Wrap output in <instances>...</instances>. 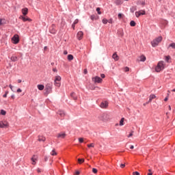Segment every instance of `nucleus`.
I'll list each match as a JSON object with an SVG mask.
<instances>
[{"mask_svg":"<svg viewBox=\"0 0 175 175\" xmlns=\"http://www.w3.org/2000/svg\"><path fill=\"white\" fill-rule=\"evenodd\" d=\"M148 172H149V173H148V175H152V170H148Z\"/></svg>","mask_w":175,"mask_h":175,"instance_id":"44","label":"nucleus"},{"mask_svg":"<svg viewBox=\"0 0 175 175\" xmlns=\"http://www.w3.org/2000/svg\"><path fill=\"white\" fill-rule=\"evenodd\" d=\"M16 92H23V90L20 88H18L17 90H16Z\"/></svg>","mask_w":175,"mask_h":175,"instance_id":"52","label":"nucleus"},{"mask_svg":"<svg viewBox=\"0 0 175 175\" xmlns=\"http://www.w3.org/2000/svg\"><path fill=\"white\" fill-rule=\"evenodd\" d=\"M77 36L79 40H81V39H83V36H84V33L83 31H79L77 34Z\"/></svg>","mask_w":175,"mask_h":175,"instance_id":"13","label":"nucleus"},{"mask_svg":"<svg viewBox=\"0 0 175 175\" xmlns=\"http://www.w3.org/2000/svg\"><path fill=\"white\" fill-rule=\"evenodd\" d=\"M51 85L50 84H47L45 86V91H46L47 94H50V92H51Z\"/></svg>","mask_w":175,"mask_h":175,"instance_id":"12","label":"nucleus"},{"mask_svg":"<svg viewBox=\"0 0 175 175\" xmlns=\"http://www.w3.org/2000/svg\"><path fill=\"white\" fill-rule=\"evenodd\" d=\"M79 143H83L84 142V138L80 137L79 138Z\"/></svg>","mask_w":175,"mask_h":175,"instance_id":"42","label":"nucleus"},{"mask_svg":"<svg viewBox=\"0 0 175 175\" xmlns=\"http://www.w3.org/2000/svg\"><path fill=\"white\" fill-rule=\"evenodd\" d=\"M78 162L80 165H81V163H83L84 162V159H78Z\"/></svg>","mask_w":175,"mask_h":175,"instance_id":"30","label":"nucleus"},{"mask_svg":"<svg viewBox=\"0 0 175 175\" xmlns=\"http://www.w3.org/2000/svg\"><path fill=\"white\" fill-rule=\"evenodd\" d=\"M19 18H21L23 20V21H24V22L29 21V23H31V21H32V19H31L28 17H25V16H21L19 17Z\"/></svg>","mask_w":175,"mask_h":175,"instance_id":"11","label":"nucleus"},{"mask_svg":"<svg viewBox=\"0 0 175 175\" xmlns=\"http://www.w3.org/2000/svg\"><path fill=\"white\" fill-rule=\"evenodd\" d=\"M140 16H142V15H141L139 11L135 12V17L139 18V17H140Z\"/></svg>","mask_w":175,"mask_h":175,"instance_id":"32","label":"nucleus"},{"mask_svg":"<svg viewBox=\"0 0 175 175\" xmlns=\"http://www.w3.org/2000/svg\"><path fill=\"white\" fill-rule=\"evenodd\" d=\"M75 174H76V175L80 174V172H79V171H76Z\"/></svg>","mask_w":175,"mask_h":175,"instance_id":"59","label":"nucleus"},{"mask_svg":"<svg viewBox=\"0 0 175 175\" xmlns=\"http://www.w3.org/2000/svg\"><path fill=\"white\" fill-rule=\"evenodd\" d=\"M37 172H38V173H42V170L40 168H38Z\"/></svg>","mask_w":175,"mask_h":175,"instance_id":"50","label":"nucleus"},{"mask_svg":"<svg viewBox=\"0 0 175 175\" xmlns=\"http://www.w3.org/2000/svg\"><path fill=\"white\" fill-rule=\"evenodd\" d=\"M130 10H131V13H135V12H136V10H137V7L133 6L131 8Z\"/></svg>","mask_w":175,"mask_h":175,"instance_id":"19","label":"nucleus"},{"mask_svg":"<svg viewBox=\"0 0 175 175\" xmlns=\"http://www.w3.org/2000/svg\"><path fill=\"white\" fill-rule=\"evenodd\" d=\"M70 95H71V96L73 98V99H74L75 100H76L77 99V97L75 96L76 94H75L74 92L71 93Z\"/></svg>","mask_w":175,"mask_h":175,"instance_id":"28","label":"nucleus"},{"mask_svg":"<svg viewBox=\"0 0 175 175\" xmlns=\"http://www.w3.org/2000/svg\"><path fill=\"white\" fill-rule=\"evenodd\" d=\"M98 119L100 121H103V122H107V121H109L110 120V116H109V114L104 113L100 114L98 116Z\"/></svg>","mask_w":175,"mask_h":175,"instance_id":"1","label":"nucleus"},{"mask_svg":"<svg viewBox=\"0 0 175 175\" xmlns=\"http://www.w3.org/2000/svg\"><path fill=\"white\" fill-rule=\"evenodd\" d=\"M100 107L101 109H107L109 107V103L107 101H103L100 105Z\"/></svg>","mask_w":175,"mask_h":175,"instance_id":"7","label":"nucleus"},{"mask_svg":"<svg viewBox=\"0 0 175 175\" xmlns=\"http://www.w3.org/2000/svg\"><path fill=\"white\" fill-rule=\"evenodd\" d=\"M141 5H142V6H144V5H146V1H142L141 3Z\"/></svg>","mask_w":175,"mask_h":175,"instance_id":"57","label":"nucleus"},{"mask_svg":"<svg viewBox=\"0 0 175 175\" xmlns=\"http://www.w3.org/2000/svg\"><path fill=\"white\" fill-rule=\"evenodd\" d=\"M112 58H113L115 61H118L119 59L118 55H117L116 53H113L112 55Z\"/></svg>","mask_w":175,"mask_h":175,"instance_id":"18","label":"nucleus"},{"mask_svg":"<svg viewBox=\"0 0 175 175\" xmlns=\"http://www.w3.org/2000/svg\"><path fill=\"white\" fill-rule=\"evenodd\" d=\"M22 13L23 16H27V14H28V8H25L22 9Z\"/></svg>","mask_w":175,"mask_h":175,"instance_id":"17","label":"nucleus"},{"mask_svg":"<svg viewBox=\"0 0 175 175\" xmlns=\"http://www.w3.org/2000/svg\"><path fill=\"white\" fill-rule=\"evenodd\" d=\"M37 87L40 91H43V90H44V85H38Z\"/></svg>","mask_w":175,"mask_h":175,"instance_id":"21","label":"nucleus"},{"mask_svg":"<svg viewBox=\"0 0 175 175\" xmlns=\"http://www.w3.org/2000/svg\"><path fill=\"white\" fill-rule=\"evenodd\" d=\"M11 98H12V99H14V94L12 95V96H11Z\"/></svg>","mask_w":175,"mask_h":175,"instance_id":"64","label":"nucleus"},{"mask_svg":"<svg viewBox=\"0 0 175 175\" xmlns=\"http://www.w3.org/2000/svg\"><path fill=\"white\" fill-rule=\"evenodd\" d=\"M9 87H10V90H11L12 91H13V85H10Z\"/></svg>","mask_w":175,"mask_h":175,"instance_id":"56","label":"nucleus"},{"mask_svg":"<svg viewBox=\"0 0 175 175\" xmlns=\"http://www.w3.org/2000/svg\"><path fill=\"white\" fill-rule=\"evenodd\" d=\"M90 18L94 21V20H98L99 18V16L96 15H91Z\"/></svg>","mask_w":175,"mask_h":175,"instance_id":"20","label":"nucleus"},{"mask_svg":"<svg viewBox=\"0 0 175 175\" xmlns=\"http://www.w3.org/2000/svg\"><path fill=\"white\" fill-rule=\"evenodd\" d=\"M78 23H79V19H76V20L74 21V23H73V24L75 25H76V24H78Z\"/></svg>","mask_w":175,"mask_h":175,"instance_id":"45","label":"nucleus"},{"mask_svg":"<svg viewBox=\"0 0 175 175\" xmlns=\"http://www.w3.org/2000/svg\"><path fill=\"white\" fill-rule=\"evenodd\" d=\"M124 72H129V68L125 67L124 68Z\"/></svg>","mask_w":175,"mask_h":175,"instance_id":"47","label":"nucleus"},{"mask_svg":"<svg viewBox=\"0 0 175 175\" xmlns=\"http://www.w3.org/2000/svg\"><path fill=\"white\" fill-rule=\"evenodd\" d=\"M64 55H68V51H64Z\"/></svg>","mask_w":175,"mask_h":175,"instance_id":"60","label":"nucleus"},{"mask_svg":"<svg viewBox=\"0 0 175 175\" xmlns=\"http://www.w3.org/2000/svg\"><path fill=\"white\" fill-rule=\"evenodd\" d=\"M139 12L141 14V16H144V14H146V11L144 10H139Z\"/></svg>","mask_w":175,"mask_h":175,"instance_id":"31","label":"nucleus"},{"mask_svg":"<svg viewBox=\"0 0 175 175\" xmlns=\"http://www.w3.org/2000/svg\"><path fill=\"white\" fill-rule=\"evenodd\" d=\"M100 76L102 79H105V74H101Z\"/></svg>","mask_w":175,"mask_h":175,"instance_id":"55","label":"nucleus"},{"mask_svg":"<svg viewBox=\"0 0 175 175\" xmlns=\"http://www.w3.org/2000/svg\"><path fill=\"white\" fill-rule=\"evenodd\" d=\"M125 118H122L120 121V126H122V125H124V121Z\"/></svg>","mask_w":175,"mask_h":175,"instance_id":"26","label":"nucleus"},{"mask_svg":"<svg viewBox=\"0 0 175 175\" xmlns=\"http://www.w3.org/2000/svg\"><path fill=\"white\" fill-rule=\"evenodd\" d=\"M167 100H169V98L167 96L165 98L164 101L167 102Z\"/></svg>","mask_w":175,"mask_h":175,"instance_id":"53","label":"nucleus"},{"mask_svg":"<svg viewBox=\"0 0 175 175\" xmlns=\"http://www.w3.org/2000/svg\"><path fill=\"white\" fill-rule=\"evenodd\" d=\"M53 72H57V68H53Z\"/></svg>","mask_w":175,"mask_h":175,"instance_id":"63","label":"nucleus"},{"mask_svg":"<svg viewBox=\"0 0 175 175\" xmlns=\"http://www.w3.org/2000/svg\"><path fill=\"white\" fill-rule=\"evenodd\" d=\"M31 161H32V165H36V158L35 157V156H33L31 158Z\"/></svg>","mask_w":175,"mask_h":175,"instance_id":"22","label":"nucleus"},{"mask_svg":"<svg viewBox=\"0 0 175 175\" xmlns=\"http://www.w3.org/2000/svg\"><path fill=\"white\" fill-rule=\"evenodd\" d=\"M130 25H131V27H135L136 26V23L134 21H131L130 22Z\"/></svg>","mask_w":175,"mask_h":175,"instance_id":"24","label":"nucleus"},{"mask_svg":"<svg viewBox=\"0 0 175 175\" xmlns=\"http://www.w3.org/2000/svg\"><path fill=\"white\" fill-rule=\"evenodd\" d=\"M169 47H172L173 49H175V43L170 44Z\"/></svg>","mask_w":175,"mask_h":175,"instance_id":"43","label":"nucleus"},{"mask_svg":"<svg viewBox=\"0 0 175 175\" xmlns=\"http://www.w3.org/2000/svg\"><path fill=\"white\" fill-rule=\"evenodd\" d=\"M1 114L2 116H6V111L3 110V109H1Z\"/></svg>","mask_w":175,"mask_h":175,"instance_id":"33","label":"nucleus"},{"mask_svg":"<svg viewBox=\"0 0 175 175\" xmlns=\"http://www.w3.org/2000/svg\"><path fill=\"white\" fill-rule=\"evenodd\" d=\"M88 147L89 148H91V147L94 148V147H95V145L93 143H92L90 144H88Z\"/></svg>","mask_w":175,"mask_h":175,"instance_id":"35","label":"nucleus"},{"mask_svg":"<svg viewBox=\"0 0 175 175\" xmlns=\"http://www.w3.org/2000/svg\"><path fill=\"white\" fill-rule=\"evenodd\" d=\"M115 3L116 5H121L122 3V1L121 0H116Z\"/></svg>","mask_w":175,"mask_h":175,"instance_id":"27","label":"nucleus"},{"mask_svg":"<svg viewBox=\"0 0 175 175\" xmlns=\"http://www.w3.org/2000/svg\"><path fill=\"white\" fill-rule=\"evenodd\" d=\"M171 59L170 56L167 55L165 56V61L166 62H169V60Z\"/></svg>","mask_w":175,"mask_h":175,"instance_id":"36","label":"nucleus"},{"mask_svg":"<svg viewBox=\"0 0 175 175\" xmlns=\"http://www.w3.org/2000/svg\"><path fill=\"white\" fill-rule=\"evenodd\" d=\"M75 25H75V23H72V29H75Z\"/></svg>","mask_w":175,"mask_h":175,"instance_id":"61","label":"nucleus"},{"mask_svg":"<svg viewBox=\"0 0 175 175\" xmlns=\"http://www.w3.org/2000/svg\"><path fill=\"white\" fill-rule=\"evenodd\" d=\"M103 23L104 24H107V23H109V21L107 19H106V18H103Z\"/></svg>","mask_w":175,"mask_h":175,"instance_id":"38","label":"nucleus"},{"mask_svg":"<svg viewBox=\"0 0 175 175\" xmlns=\"http://www.w3.org/2000/svg\"><path fill=\"white\" fill-rule=\"evenodd\" d=\"M83 73H84L85 75H87V73H88L87 69H85V70H83Z\"/></svg>","mask_w":175,"mask_h":175,"instance_id":"58","label":"nucleus"},{"mask_svg":"<svg viewBox=\"0 0 175 175\" xmlns=\"http://www.w3.org/2000/svg\"><path fill=\"white\" fill-rule=\"evenodd\" d=\"M68 61H72V59H73L72 55H68Z\"/></svg>","mask_w":175,"mask_h":175,"instance_id":"29","label":"nucleus"},{"mask_svg":"<svg viewBox=\"0 0 175 175\" xmlns=\"http://www.w3.org/2000/svg\"><path fill=\"white\" fill-rule=\"evenodd\" d=\"M130 148H131V150H133V148H135V146H133V145H131V146H130Z\"/></svg>","mask_w":175,"mask_h":175,"instance_id":"62","label":"nucleus"},{"mask_svg":"<svg viewBox=\"0 0 175 175\" xmlns=\"http://www.w3.org/2000/svg\"><path fill=\"white\" fill-rule=\"evenodd\" d=\"M133 175H140V173H139L137 172H135L133 173Z\"/></svg>","mask_w":175,"mask_h":175,"instance_id":"48","label":"nucleus"},{"mask_svg":"<svg viewBox=\"0 0 175 175\" xmlns=\"http://www.w3.org/2000/svg\"><path fill=\"white\" fill-rule=\"evenodd\" d=\"M123 16H124V15H123L122 14H118V18L119 20H120V19L122 18Z\"/></svg>","mask_w":175,"mask_h":175,"instance_id":"41","label":"nucleus"},{"mask_svg":"<svg viewBox=\"0 0 175 175\" xmlns=\"http://www.w3.org/2000/svg\"><path fill=\"white\" fill-rule=\"evenodd\" d=\"M96 12H98V14H102V12H100V8H96Z\"/></svg>","mask_w":175,"mask_h":175,"instance_id":"39","label":"nucleus"},{"mask_svg":"<svg viewBox=\"0 0 175 175\" xmlns=\"http://www.w3.org/2000/svg\"><path fill=\"white\" fill-rule=\"evenodd\" d=\"M38 142H46V137L43 135H38Z\"/></svg>","mask_w":175,"mask_h":175,"instance_id":"15","label":"nucleus"},{"mask_svg":"<svg viewBox=\"0 0 175 175\" xmlns=\"http://www.w3.org/2000/svg\"><path fill=\"white\" fill-rule=\"evenodd\" d=\"M0 128H9V122L6 120L0 122Z\"/></svg>","mask_w":175,"mask_h":175,"instance_id":"6","label":"nucleus"},{"mask_svg":"<svg viewBox=\"0 0 175 175\" xmlns=\"http://www.w3.org/2000/svg\"><path fill=\"white\" fill-rule=\"evenodd\" d=\"M156 98H157V96H155V94H151L149 96V100L146 103L147 104L151 103V102L152 101V99H155Z\"/></svg>","mask_w":175,"mask_h":175,"instance_id":"14","label":"nucleus"},{"mask_svg":"<svg viewBox=\"0 0 175 175\" xmlns=\"http://www.w3.org/2000/svg\"><path fill=\"white\" fill-rule=\"evenodd\" d=\"M51 155H53V156L57 155V153H56V152H55V149H53V150H52V152H51Z\"/></svg>","mask_w":175,"mask_h":175,"instance_id":"34","label":"nucleus"},{"mask_svg":"<svg viewBox=\"0 0 175 175\" xmlns=\"http://www.w3.org/2000/svg\"><path fill=\"white\" fill-rule=\"evenodd\" d=\"M120 167H122V169H124V167H125V164H120Z\"/></svg>","mask_w":175,"mask_h":175,"instance_id":"51","label":"nucleus"},{"mask_svg":"<svg viewBox=\"0 0 175 175\" xmlns=\"http://www.w3.org/2000/svg\"><path fill=\"white\" fill-rule=\"evenodd\" d=\"M8 94H9V91H6L5 92V94L3 95V98H8Z\"/></svg>","mask_w":175,"mask_h":175,"instance_id":"37","label":"nucleus"},{"mask_svg":"<svg viewBox=\"0 0 175 175\" xmlns=\"http://www.w3.org/2000/svg\"><path fill=\"white\" fill-rule=\"evenodd\" d=\"M140 61H141L142 62H144V61H146V56L142 55V56L140 57Z\"/></svg>","mask_w":175,"mask_h":175,"instance_id":"25","label":"nucleus"},{"mask_svg":"<svg viewBox=\"0 0 175 175\" xmlns=\"http://www.w3.org/2000/svg\"><path fill=\"white\" fill-rule=\"evenodd\" d=\"M162 42V36H159L151 42V45L153 47H157Z\"/></svg>","mask_w":175,"mask_h":175,"instance_id":"2","label":"nucleus"},{"mask_svg":"<svg viewBox=\"0 0 175 175\" xmlns=\"http://www.w3.org/2000/svg\"><path fill=\"white\" fill-rule=\"evenodd\" d=\"M92 172L94 173V174H96V173H98V170H96V168H93Z\"/></svg>","mask_w":175,"mask_h":175,"instance_id":"40","label":"nucleus"},{"mask_svg":"<svg viewBox=\"0 0 175 175\" xmlns=\"http://www.w3.org/2000/svg\"><path fill=\"white\" fill-rule=\"evenodd\" d=\"M66 137V133H59L57 135V137L58 139H65Z\"/></svg>","mask_w":175,"mask_h":175,"instance_id":"10","label":"nucleus"},{"mask_svg":"<svg viewBox=\"0 0 175 175\" xmlns=\"http://www.w3.org/2000/svg\"><path fill=\"white\" fill-rule=\"evenodd\" d=\"M165 69V64L163 61H160L157 64V67L155 68L156 72H161V70H163Z\"/></svg>","mask_w":175,"mask_h":175,"instance_id":"3","label":"nucleus"},{"mask_svg":"<svg viewBox=\"0 0 175 175\" xmlns=\"http://www.w3.org/2000/svg\"><path fill=\"white\" fill-rule=\"evenodd\" d=\"M11 61H12V62H16V61H17V56H12L10 58Z\"/></svg>","mask_w":175,"mask_h":175,"instance_id":"23","label":"nucleus"},{"mask_svg":"<svg viewBox=\"0 0 175 175\" xmlns=\"http://www.w3.org/2000/svg\"><path fill=\"white\" fill-rule=\"evenodd\" d=\"M20 42V37L18 36V34H15L12 38V42L14 44H17Z\"/></svg>","mask_w":175,"mask_h":175,"instance_id":"5","label":"nucleus"},{"mask_svg":"<svg viewBox=\"0 0 175 175\" xmlns=\"http://www.w3.org/2000/svg\"><path fill=\"white\" fill-rule=\"evenodd\" d=\"M50 33H55L57 32V29H55V25H52L49 28Z\"/></svg>","mask_w":175,"mask_h":175,"instance_id":"8","label":"nucleus"},{"mask_svg":"<svg viewBox=\"0 0 175 175\" xmlns=\"http://www.w3.org/2000/svg\"><path fill=\"white\" fill-rule=\"evenodd\" d=\"M94 83H101L103 81L102 79L99 77H94L92 78Z\"/></svg>","mask_w":175,"mask_h":175,"instance_id":"9","label":"nucleus"},{"mask_svg":"<svg viewBox=\"0 0 175 175\" xmlns=\"http://www.w3.org/2000/svg\"><path fill=\"white\" fill-rule=\"evenodd\" d=\"M131 136H133V131H132V132L128 135V137H131Z\"/></svg>","mask_w":175,"mask_h":175,"instance_id":"49","label":"nucleus"},{"mask_svg":"<svg viewBox=\"0 0 175 175\" xmlns=\"http://www.w3.org/2000/svg\"><path fill=\"white\" fill-rule=\"evenodd\" d=\"M57 114H58L59 116H60V117H65V116L66 115V114L65 113V111H62V110H59V111H57Z\"/></svg>","mask_w":175,"mask_h":175,"instance_id":"16","label":"nucleus"},{"mask_svg":"<svg viewBox=\"0 0 175 175\" xmlns=\"http://www.w3.org/2000/svg\"><path fill=\"white\" fill-rule=\"evenodd\" d=\"M3 21V19H0V25H3L5 24Z\"/></svg>","mask_w":175,"mask_h":175,"instance_id":"46","label":"nucleus"},{"mask_svg":"<svg viewBox=\"0 0 175 175\" xmlns=\"http://www.w3.org/2000/svg\"><path fill=\"white\" fill-rule=\"evenodd\" d=\"M61 76L57 75L55 77L54 85H55V87H57V88H59V87H61Z\"/></svg>","mask_w":175,"mask_h":175,"instance_id":"4","label":"nucleus"},{"mask_svg":"<svg viewBox=\"0 0 175 175\" xmlns=\"http://www.w3.org/2000/svg\"><path fill=\"white\" fill-rule=\"evenodd\" d=\"M108 23H109V24H113V19L108 21Z\"/></svg>","mask_w":175,"mask_h":175,"instance_id":"54","label":"nucleus"}]
</instances>
